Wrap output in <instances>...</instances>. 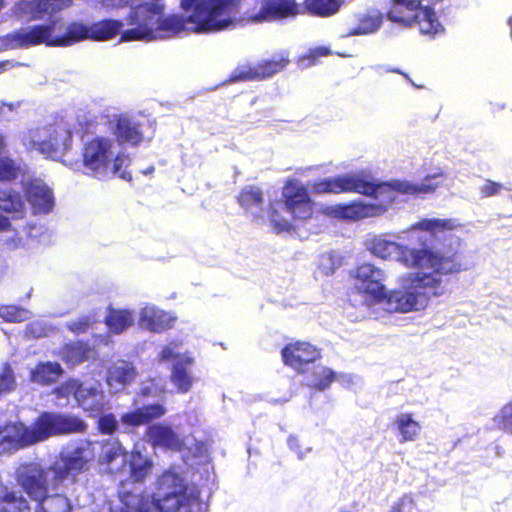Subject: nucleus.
Returning a JSON list of instances; mask_svg holds the SVG:
<instances>
[{
	"instance_id": "13d9d810",
	"label": "nucleus",
	"mask_w": 512,
	"mask_h": 512,
	"mask_svg": "<svg viewBox=\"0 0 512 512\" xmlns=\"http://www.w3.org/2000/svg\"><path fill=\"white\" fill-rule=\"evenodd\" d=\"M287 442H288L289 448L292 451L296 452L300 458H302L304 455V450H303V446L301 444L300 439L297 436L291 435L288 437Z\"/></svg>"
},
{
	"instance_id": "b1692460",
	"label": "nucleus",
	"mask_w": 512,
	"mask_h": 512,
	"mask_svg": "<svg viewBox=\"0 0 512 512\" xmlns=\"http://www.w3.org/2000/svg\"><path fill=\"white\" fill-rule=\"evenodd\" d=\"M123 27V23L116 19H103L89 25L90 40L107 41L116 37Z\"/></svg>"
},
{
	"instance_id": "423d86ee",
	"label": "nucleus",
	"mask_w": 512,
	"mask_h": 512,
	"mask_svg": "<svg viewBox=\"0 0 512 512\" xmlns=\"http://www.w3.org/2000/svg\"><path fill=\"white\" fill-rule=\"evenodd\" d=\"M444 178L442 171L426 175L421 183H413L408 180L393 179L386 182H372L360 174L358 194L372 197L378 200V205L384 208L383 214L395 203L399 194L421 196L433 194L443 186L441 179Z\"/></svg>"
},
{
	"instance_id": "0e129e2a",
	"label": "nucleus",
	"mask_w": 512,
	"mask_h": 512,
	"mask_svg": "<svg viewBox=\"0 0 512 512\" xmlns=\"http://www.w3.org/2000/svg\"><path fill=\"white\" fill-rule=\"evenodd\" d=\"M317 56H327L330 54V50L327 47H318L315 50Z\"/></svg>"
},
{
	"instance_id": "7c9ffc66",
	"label": "nucleus",
	"mask_w": 512,
	"mask_h": 512,
	"mask_svg": "<svg viewBox=\"0 0 512 512\" xmlns=\"http://www.w3.org/2000/svg\"><path fill=\"white\" fill-rule=\"evenodd\" d=\"M90 352L91 347L87 342H71L62 347L61 358L67 364L76 365L88 360Z\"/></svg>"
},
{
	"instance_id": "3c124183",
	"label": "nucleus",
	"mask_w": 512,
	"mask_h": 512,
	"mask_svg": "<svg viewBox=\"0 0 512 512\" xmlns=\"http://www.w3.org/2000/svg\"><path fill=\"white\" fill-rule=\"evenodd\" d=\"M37 147L36 149L46 155V156H53L56 154L59 150V141L56 133L49 134L47 139H44L38 143H36Z\"/></svg>"
},
{
	"instance_id": "a19ab883",
	"label": "nucleus",
	"mask_w": 512,
	"mask_h": 512,
	"mask_svg": "<svg viewBox=\"0 0 512 512\" xmlns=\"http://www.w3.org/2000/svg\"><path fill=\"white\" fill-rule=\"evenodd\" d=\"M312 376L314 380L309 386L318 392L329 389L332 383L337 380V373L325 366H319V371H313Z\"/></svg>"
},
{
	"instance_id": "4d7b16f0",
	"label": "nucleus",
	"mask_w": 512,
	"mask_h": 512,
	"mask_svg": "<svg viewBox=\"0 0 512 512\" xmlns=\"http://www.w3.org/2000/svg\"><path fill=\"white\" fill-rule=\"evenodd\" d=\"M177 345H178L177 343L173 342L169 345L164 346L159 353V356H158L159 360L160 361H168V360H171L174 358H179V354H177L175 352V347Z\"/></svg>"
},
{
	"instance_id": "864d4df0",
	"label": "nucleus",
	"mask_w": 512,
	"mask_h": 512,
	"mask_svg": "<svg viewBox=\"0 0 512 512\" xmlns=\"http://www.w3.org/2000/svg\"><path fill=\"white\" fill-rule=\"evenodd\" d=\"M15 387L13 370L9 364H5L0 373V396L11 392Z\"/></svg>"
},
{
	"instance_id": "dca6fc26",
	"label": "nucleus",
	"mask_w": 512,
	"mask_h": 512,
	"mask_svg": "<svg viewBox=\"0 0 512 512\" xmlns=\"http://www.w3.org/2000/svg\"><path fill=\"white\" fill-rule=\"evenodd\" d=\"M360 174H345L314 181L311 189L316 194L358 193Z\"/></svg>"
},
{
	"instance_id": "de8ad7c7",
	"label": "nucleus",
	"mask_w": 512,
	"mask_h": 512,
	"mask_svg": "<svg viewBox=\"0 0 512 512\" xmlns=\"http://www.w3.org/2000/svg\"><path fill=\"white\" fill-rule=\"evenodd\" d=\"M95 322L96 317L94 315H85L69 321L67 323V329L75 334H82L86 333Z\"/></svg>"
},
{
	"instance_id": "39448f33",
	"label": "nucleus",
	"mask_w": 512,
	"mask_h": 512,
	"mask_svg": "<svg viewBox=\"0 0 512 512\" xmlns=\"http://www.w3.org/2000/svg\"><path fill=\"white\" fill-rule=\"evenodd\" d=\"M430 272H414L408 277V289L385 290V299L382 303L389 312L407 313L424 308L431 298L439 297L445 293L446 286L443 276L459 274L460 272H436L434 268H424Z\"/></svg>"
},
{
	"instance_id": "f03ea898",
	"label": "nucleus",
	"mask_w": 512,
	"mask_h": 512,
	"mask_svg": "<svg viewBox=\"0 0 512 512\" xmlns=\"http://www.w3.org/2000/svg\"><path fill=\"white\" fill-rule=\"evenodd\" d=\"M460 223L453 218H424L411 225L410 237L421 244L420 248H410L405 245L374 237L370 240L368 249L382 259H389L398 254L399 261L408 268H434L436 272H463L468 269L465 257L458 249L435 250L427 245V239L416 231H423L436 236L438 233L453 231Z\"/></svg>"
},
{
	"instance_id": "49530a36",
	"label": "nucleus",
	"mask_w": 512,
	"mask_h": 512,
	"mask_svg": "<svg viewBox=\"0 0 512 512\" xmlns=\"http://www.w3.org/2000/svg\"><path fill=\"white\" fill-rule=\"evenodd\" d=\"M97 418V429L101 434L111 435L116 432L118 428V422L113 413H102Z\"/></svg>"
},
{
	"instance_id": "a18cd8bd",
	"label": "nucleus",
	"mask_w": 512,
	"mask_h": 512,
	"mask_svg": "<svg viewBox=\"0 0 512 512\" xmlns=\"http://www.w3.org/2000/svg\"><path fill=\"white\" fill-rule=\"evenodd\" d=\"M269 220L275 232H289L292 230V223L288 219L282 217L279 211L272 205L268 208Z\"/></svg>"
},
{
	"instance_id": "a211bd4d",
	"label": "nucleus",
	"mask_w": 512,
	"mask_h": 512,
	"mask_svg": "<svg viewBox=\"0 0 512 512\" xmlns=\"http://www.w3.org/2000/svg\"><path fill=\"white\" fill-rule=\"evenodd\" d=\"M384 208L363 201H351L346 204H338L332 208L335 217L359 221L365 218H375L383 215Z\"/></svg>"
},
{
	"instance_id": "f257e3e1",
	"label": "nucleus",
	"mask_w": 512,
	"mask_h": 512,
	"mask_svg": "<svg viewBox=\"0 0 512 512\" xmlns=\"http://www.w3.org/2000/svg\"><path fill=\"white\" fill-rule=\"evenodd\" d=\"M244 0H181L185 14L163 16L164 5L143 2L131 8L127 24L135 27L121 33L123 42L151 39L155 31L176 35L185 30L194 33L222 31L233 24Z\"/></svg>"
},
{
	"instance_id": "bb28decb",
	"label": "nucleus",
	"mask_w": 512,
	"mask_h": 512,
	"mask_svg": "<svg viewBox=\"0 0 512 512\" xmlns=\"http://www.w3.org/2000/svg\"><path fill=\"white\" fill-rule=\"evenodd\" d=\"M128 452L119 441H107L102 445V450L98 458L99 465L106 466L112 472V464L118 458H121V467L127 463Z\"/></svg>"
},
{
	"instance_id": "f3484780",
	"label": "nucleus",
	"mask_w": 512,
	"mask_h": 512,
	"mask_svg": "<svg viewBox=\"0 0 512 512\" xmlns=\"http://www.w3.org/2000/svg\"><path fill=\"white\" fill-rule=\"evenodd\" d=\"M177 317L155 306H145L140 310L138 324L153 333H163L172 329Z\"/></svg>"
},
{
	"instance_id": "393cba45",
	"label": "nucleus",
	"mask_w": 512,
	"mask_h": 512,
	"mask_svg": "<svg viewBox=\"0 0 512 512\" xmlns=\"http://www.w3.org/2000/svg\"><path fill=\"white\" fill-rule=\"evenodd\" d=\"M0 512H31V507L22 494L4 487L0 491Z\"/></svg>"
},
{
	"instance_id": "09e8293b",
	"label": "nucleus",
	"mask_w": 512,
	"mask_h": 512,
	"mask_svg": "<svg viewBox=\"0 0 512 512\" xmlns=\"http://www.w3.org/2000/svg\"><path fill=\"white\" fill-rule=\"evenodd\" d=\"M26 311L16 305H1L0 317L6 322H21L25 319Z\"/></svg>"
},
{
	"instance_id": "5fc2aeb1",
	"label": "nucleus",
	"mask_w": 512,
	"mask_h": 512,
	"mask_svg": "<svg viewBox=\"0 0 512 512\" xmlns=\"http://www.w3.org/2000/svg\"><path fill=\"white\" fill-rule=\"evenodd\" d=\"M121 422L125 425L137 427L146 424L140 408L125 413L121 416Z\"/></svg>"
},
{
	"instance_id": "cd10ccee",
	"label": "nucleus",
	"mask_w": 512,
	"mask_h": 512,
	"mask_svg": "<svg viewBox=\"0 0 512 512\" xmlns=\"http://www.w3.org/2000/svg\"><path fill=\"white\" fill-rule=\"evenodd\" d=\"M192 362V358L185 357L177 361L173 366L171 381L180 393H186L192 387L193 378L187 369V365L192 364Z\"/></svg>"
},
{
	"instance_id": "20e7f679",
	"label": "nucleus",
	"mask_w": 512,
	"mask_h": 512,
	"mask_svg": "<svg viewBox=\"0 0 512 512\" xmlns=\"http://www.w3.org/2000/svg\"><path fill=\"white\" fill-rule=\"evenodd\" d=\"M119 498L120 512H203L199 492L189 491L183 479L171 472L159 477L156 492L151 497L119 491Z\"/></svg>"
},
{
	"instance_id": "ddd939ff",
	"label": "nucleus",
	"mask_w": 512,
	"mask_h": 512,
	"mask_svg": "<svg viewBox=\"0 0 512 512\" xmlns=\"http://www.w3.org/2000/svg\"><path fill=\"white\" fill-rule=\"evenodd\" d=\"M54 22L51 24H39L30 28H20L7 35V41L17 48H28L45 44L54 46L52 35Z\"/></svg>"
},
{
	"instance_id": "bf43d9fd",
	"label": "nucleus",
	"mask_w": 512,
	"mask_h": 512,
	"mask_svg": "<svg viewBox=\"0 0 512 512\" xmlns=\"http://www.w3.org/2000/svg\"><path fill=\"white\" fill-rule=\"evenodd\" d=\"M49 2H51V4L54 6V9L59 12L63 8L70 6L72 0H49Z\"/></svg>"
},
{
	"instance_id": "4be33fe9",
	"label": "nucleus",
	"mask_w": 512,
	"mask_h": 512,
	"mask_svg": "<svg viewBox=\"0 0 512 512\" xmlns=\"http://www.w3.org/2000/svg\"><path fill=\"white\" fill-rule=\"evenodd\" d=\"M148 442L153 447H161L168 450L180 451L184 445L177 433L166 424H153L146 430Z\"/></svg>"
},
{
	"instance_id": "9b49d317",
	"label": "nucleus",
	"mask_w": 512,
	"mask_h": 512,
	"mask_svg": "<svg viewBox=\"0 0 512 512\" xmlns=\"http://www.w3.org/2000/svg\"><path fill=\"white\" fill-rule=\"evenodd\" d=\"M82 164L88 174L105 179L113 156V142L107 137L97 136L88 140L82 148Z\"/></svg>"
},
{
	"instance_id": "9d476101",
	"label": "nucleus",
	"mask_w": 512,
	"mask_h": 512,
	"mask_svg": "<svg viewBox=\"0 0 512 512\" xmlns=\"http://www.w3.org/2000/svg\"><path fill=\"white\" fill-rule=\"evenodd\" d=\"M280 201L293 222L303 223L313 216L314 202L309 190L296 179L289 178L285 181Z\"/></svg>"
},
{
	"instance_id": "4c0bfd02",
	"label": "nucleus",
	"mask_w": 512,
	"mask_h": 512,
	"mask_svg": "<svg viewBox=\"0 0 512 512\" xmlns=\"http://www.w3.org/2000/svg\"><path fill=\"white\" fill-rule=\"evenodd\" d=\"M24 203L18 191L0 188V210L6 213L22 212Z\"/></svg>"
},
{
	"instance_id": "c03bdc74",
	"label": "nucleus",
	"mask_w": 512,
	"mask_h": 512,
	"mask_svg": "<svg viewBox=\"0 0 512 512\" xmlns=\"http://www.w3.org/2000/svg\"><path fill=\"white\" fill-rule=\"evenodd\" d=\"M493 421L501 430L512 433V401L500 408L494 415Z\"/></svg>"
},
{
	"instance_id": "8fccbe9b",
	"label": "nucleus",
	"mask_w": 512,
	"mask_h": 512,
	"mask_svg": "<svg viewBox=\"0 0 512 512\" xmlns=\"http://www.w3.org/2000/svg\"><path fill=\"white\" fill-rule=\"evenodd\" d=\"M126 156L122 154H117L116 156H112L111 165L109 167V173L113 176L118 175L121 179L125 181H132V175L130 172L126 170H122V167L125 165Z\"/></svg>"
},
{
	"instance_id": "774afa93",
	"label": "nucleus",
	"mask_w": 512,
	"mask_h": 512,
	"mask_svg": "<svg viewBox=\"0 0 512 512\" xmlns=\"http://www.w3.org/2000/svg\"><path fill=\"white\" fill-rule=\"evenodd\" d=\"M153 171H154V167H153V166H151V167L147 168V169L144 171V173H145V174H150V173H152Z\"/></svg>"
},
{
	"instance_id": "5701e85b",
	"label": "nucleus",
	"mask_w": 512,
	"mask_h": 512,
	"mask_svg": "<svg viewBox=\"0 0 512 512\" xmlns=\"http://www.w3.org/2000/svg\"><path fill=\"white\" fill-rule=\"evenodd\" d=\"M104 323L112 334H121L134 324V312L109 306Z\"/></svg>"
},
{
	"instance_id": "c756f323",
	"label": "nucleus",
	"mask_w": 512,
	"mask_h": 512,
	"mask_svg": "<svg viewBox=\"0 0 512 512\" xmlns=\"http://www.w3.org/2000/svg\"><path fill=\"white\" fill-rule=\"evenodd\" d=\"M397 430L401 436L400 442H411L418 438L421 425L413 419L412 413H402L395 418Z\"/></svg>"
},
{
	"instance_id": "2eb2a0df",
	"label": "nucleus",
	"mask_w": 512,
	"mask_h": 512,
	"mask_svg": "<svg viewBox=\"0 0 512 512\" xmlns=\"http://www.w3.org/2000/svg\"><path fill=\"white\" fill-rule=\"evenodd\" d=\"M27 425L21 421L0 426V455L10 454L31 446Z\"/></svg>"
},
{
	"instance_id": "2f4dec72",
	"label": "nucleus",
	"mask_w": 512,
	"mask_h": 512,
	"mask_svg": "<svg viewBox=\"0 0 512 512\" xmlns=\"http://www.w3.org/2000/svg\"><path fill=\"white\" fill-rule=\"evenodd\" d=\"M129 466V476L132 482L143 483L152 471L153 462L151 459L144 457L140 452H136L133 453Z\"/></svg>"
},
{
	"instance_id": "338daca9",
	"label": "nucleus",
	"mask_w": 512,
	"mask_h": 512,
	"mask_svg": "<svg viewBox=\"0 0 512 512\" xmlns=\"http://www.w3.org/2000/svg\"><path fill=\"white\" fill-rule=\"evenodd\" d=\"M507 24L510 27V35H511V38H512V15L508 18Z\"/></svg>"
},
{
	"instance_id": "c85d7f7f",
	"label": "nucleus",
	"mask_w": 512,
	"mask_h": 512,
	"mask_svg": "<svg viewBox=\"0 0 512 512\" xmlns=\"http://www.w3.org/2000/svg\"><path fill=\"white\" fill-rule=\"evenodd\" d=\"M62 372L57 362L39 363L31 372V380L40 385H50L58 380Z\"/></svg>"
},
{
	"instance_id": "f704fd0d",
	"label": "nucleus",
	"mask_w": 512,
	"mask_h": 512,
	"mask_svg": "<svg viewBox=\"0 0 512 512\" xmlns=\"http://www.w3.org/2000/svg\"><path fill=\"white\" fill-rule=\"evenodd\" d=\"M290 63L287 55L279 54L270 59H265L257 63V69L261 80L272 77L281 72Z\"/></svg>"
},
{
	"instance_id": "37998d69",
	"label": "nucleus",
	"mask_w": 512,
	"mask_h": 512,
	"mask_svg": "<svg viewBox=\"0 0 512 512\" xmlns=\"http://www.w3.org/2000/svg\"><path fill=\"white\" fill-rule=\"evenodd\" d=\"M28 12L32 20H41L57 13L49 0H33L28 3Z\"/></svg>"
},
{
	"instance_id": "aec40b11",
	"label": "nucleus",
	"mask_w": 512,
	"mask_h": 512,
	"mask_svg": "<svg viewBox=\"0 0 512 512\" xmlns=\"http://www.w3.org/2000/svg\"><path fill=\"white\" fill-rule=\"evenodd\" d=\"M113 135L119 145L138 146L143 141L142 124L126 115L115 118Z\"/></svg>"
},
{
	"instance_id": "412c9836",
	"label": "nucleus",
	"mask_w": 512,
	"mask_h": 512,
	"mask_svg": "<svg viewBox=\"0 0 512 512\" xmlns=\"http://www.w3.org/2000/svg\"><path fill=\"white\" fill-rule=\"evenodd\" d=\"M296 9L292 0H262L259 11L251 18L255 22H269L293 15Z\"/></svg>"
},
{
	"instance_id": "58836bf2",
	"label": "nucleus",
	"mask_w": 512,
	"mask_h": 512,
	"mask_svg": "<svg viewBox=\"0 0 512 512\" xmlns=\"http://www.w3.org/2000/svg\"><path fill=\"white\" fill-rule=\"evenodd\" d=\"M36 507H43L47 512H71L69 499L63 494L46 493L44 500L36 501Z\"/></svg>"
},
{
	"instance_id": "f8f14e48",
	"label": "nucleus",
	"mask_w": 512,
	"mask_h": 512,
	"mask_svg": "<svg viewBox=\"0 0 512 512\" xmlns=\"http://www.w3.org/2000/svg\"><path fill=\"white\" fill-rule=\"evenodd\" d=\"M321 358V348L304 340L291 341L281 349L283 364L300 375L308 373L310 366Z\"/></svg>"
},
{
	"instance_id": "69168bd1",
	"label": "nucleus",
	"mask_w": 512,
	"mask_h": 512,
	"mask_svg": "<svg viewBox=\"0 0 512 512\" xmlns=\"http://www.w3.org/2000/svg\"><path fill=\"white\" fill-rule=\"evenodd\" d=\"M110 5L118 8L125 7L128 5V0H111Z\"/></svg>"
},
{
	"instance_id": "4468645a",
	"label": "nucleus",
	"mask_w": 512,
	"mask_h": 512,
	"mask_svg": "<svg viewBox=\"0 0 512 512\" xmlns=\"http://www.w3.org/2000/svg\"><path fill=\"white\" fill-rule=\"evenodd\" d=\"M76 404L90 418L100 416L108 408L104 391L99 386L78 384L73 393Z\"/></svg>"
},
{
	"instance_id": "e433bc0d",
	"label": "nucleus",
	"mask_w": 512,
	"mask_h": 512,
	"mask_svg": "<svg viewBox=\"0 0 512 512\" xmlns=\"http://www.w3.org/2000/svg\"><path fill=\"white\" fill-rule=\"evenodd\" d=\"M306 10L315 16L329 17L338 12L341 6L340 0H305Z\"/></svg>"
},
{
	"instance_id": "79ce46f5",
	"label": "nucleus",
	"mask_w": 512,
	"mask_h": 512,
	"mask_svg": "<svg viewBox=\"0 0 512 512\" xmlns=\"http://www.w3.org/2000/svg\"><path fill=\"white\" fill-rule=\"evenodd\" d=\"M20 165L9 156L0 157V183H10L21 175Z\"/></svg>"
},
{
	"instance_id": "6e6552de",
	"label": "nucleus",
	"mask_w": 512,
	"mask_h": 512,
	"mask_svg": "<svg viewBox=\"0 0 512 512\" xmlns=\"http://www.w3.org/2000/svg\"><path fill=\"white\" fill-rule=\"evenodd\" d=\"M88 428L87 423L78 415L70 413L43 411L27 426L31 444H37L53 436L82 434Z\"/></svg>"
},
{
	"instance_id": "c9c22d12",
	"label": "nucleus",
	"mask_w": 512,
	"mask_h": 512,
	"mask_svg": "<svg viewBox=\"0 0 512 512\" xmlns=\"http://www.w3.org/2000/svg\"><path fill=\"white\" fill-rule=\"evenodd\" d=\"M136 375L134 367L125 361L114 364L108 369L107 381L109 384L125 385L130 383Z\"/></svg>"
},
{
	"instance_id": "052dcab7",
	"label": "nucleus",
	"mask_w": 512,
	"mask_h": 512,
	"mask_svg": "<svg viewBox=\"0 0 512 512\" xmlns=\"http://www.w3.org/2000/svg\"><path fill=\"white\" fill-rule=\"evenodd\" d=\"M11 230V223L9 219L6 216H3L0 214V232L4 231H10Z\"/></svg>"
},
{
	"instance_id": "473e14b6",
	"label": "nucleus",
	"mask_w": 512,
	"mask_h": 512,
	"mask_svg": "<svg viewBox=\"0 0 512 512\" xmlns=\"http://www.w3.org/2000/svg\"><path fill=\"white\" fill-rule=\"evenodd\" d=\"M236 200L245 211H251L263 205L264 193L260 187L249 185L240 190Z\"/></svg>"
},
{
	"instance_id": "e2e57ef3",
	"label": "nucleus",
	"mask_w": 512,
	"mask_h": 512,
	"mask_svg": "<svg viewBox=\"0 0 512 512\" xmlns=\"http://www.w3.org/2000/svg\"><path fill=\"white\" fill-rule=\"evenodd\" d=\"M387 71L391 72V73H396V74L402 75L408 82H410L411 84L414 85V83L412 82V80L409 77V75L407 73L403 72L402 70H400L399 68H390Z\"/></svg>"
},
{
	"instance_id": "6e6d98bb",
	"label": "nucleus",
	"mask_w": 512,
	"mask_h": 512,
	"mask_svg": "<svg viewBox=\"0 0 512 512\" xmlns=\"http://www.w3.org/2000/svg\"><path fill=\"white\" fill-rule=\"evenodd\" d=\"M503 186L501 183L487 180L481 187V194L483 197H492L500 193Z\"/></svg>"
},
{
	"instance_id": "680f3d73",
	"label": "nucleus",
	"mask_w": 512,
	"mask_h": 512,
	"mask_svg": "<svg viewBox=\"0 0 512 512\" xmlns=\"http://www.w3.org/2000/svg\"><path fill=\"white\" fill-rule=\"evenodd\" d=\"M404 500L400 499L394 505L391 506L389 512H404Z\"/></svg>"
},
{
	"instance_id": "a878e982",
	"label": "nucleus",
	"mask_w": 512,
	"mask_h": 512,
	"mask_svg": "<svg viewBox=\"0 0 512 512\" xmlns=\"http://www.w3.org/2000/svg\"><path fill=\"white\" fill-rule=\"evenodd\" d=\"M87 39L90 40L89 25L73 21L68 24L64 35L54 37V46H70Z\"/></svg>"
},
{
	"instance_id": "72a5a7b5",
	"label": "nucleus",
	"mask_w": 512,
	"mask_h": 512,
	"mask_svg": "<svg viewBox=\"0 0 512 512\" xmlns=\"http://www.w3.org/2000/svg\"><path fill=\"white\" fill-rule=\"evenodd\" d=\"M382 25L381 14H364L348 31L349 36L366 35L376 32Z\"/></svg>"
},
{
	"instance_id": "ea45409f",
	"label": "nucleus",
	"mask_w": 512,
	"mask_h": 512,
	"mask_svg": "<svg viewBox=\"0 0 512 512\" xmlns=\"http://www.w3.org/2000/svg\"><path fill=\"white\" fill-rule=\"evenodd\" d=\"M257 64L238 65L229 75L225 83L261 81Z\"/></svg>"
},
{
	"instance_id": "603ef678",
	"label": "nucleus",
	"mask_w": 512,
	"mask_h": 512,
	"mask_svg": "<svg viewBox=\"0 0 512 512\" xmlns=\"http://www.w3.org/2000/svg\"><path fill=\"white\" fill-rule=\"evenodd\" d=\"M141 410L146 424L161 418L166 414L167 411L164 405L160 403L144 405L141 407Z\"/></svg>"
},
{
	"instance_id": "7ed1b4c3",
	"label": "nucleus",
	"mask_w": 512,
	"mask_h": 512,
	"mask_svg": "<svg viewBox=\"0 0 512 512\" xmlns=\"http://www.w3.org/2000/svg\"><path fill=\"white\" fill-rule=\"evenodd\" d=\"M90 461L86 448L78 446L60 453L48 467L37 462L22 464L17 469L16 481L32 501L44 500L50 488L60 487L67 479L76 482L79 474L89 470Z\"/></svg>"
},
{
	"instance_id": "0eeeda50",
	"label": "nucleus",
	"mask_w": 512,
	"mask_h": 512,
	"mask_svg": "<svg viewBox=\"0 0 512 512\" xmlns=\"http://www.w3.org/2000/svg\"><path fill=\"white\" fill-rule=\"evenodd\" d=\"M386 17L403 27L417 26L421 34L432 38L445 30L435 10L422 5V0H391Z\"/></svg>"
},
{
	"instance_id": "6ab92c4d",
	"label": "nucleus",
	"mask_w": 512,
	"mask_h": 512,
	"mask_svg": "<svg viewBox=\"0 0 512 512\" xmlns=\"http://www.w3.org/2000/svg\"><path fill=\"white\" fill-rule=\"evenodd\" d=\"M24 194L34 213H48L54 206L52 190L39 180H30L24 188Z\"/></svg>"
},
{
	"instance_id": "1a4fd4ad",
	"label": "nucleus",
	"mask_w": 512,
	"mask_h": 512,
	"mask_svg": "<svg viewBox=\"0 0 512 512\" xmlns=\"http://www.w3.org/2000/svg\"><path fill=\"white\" fill-rule=\"evenodd\" d=\"M350 277L354 281L353 292L363 295L368 303L384 301L386 287L383 283L385 273L382 269L364 262L350 271Z\"/></svg>"
}]
</instances>
